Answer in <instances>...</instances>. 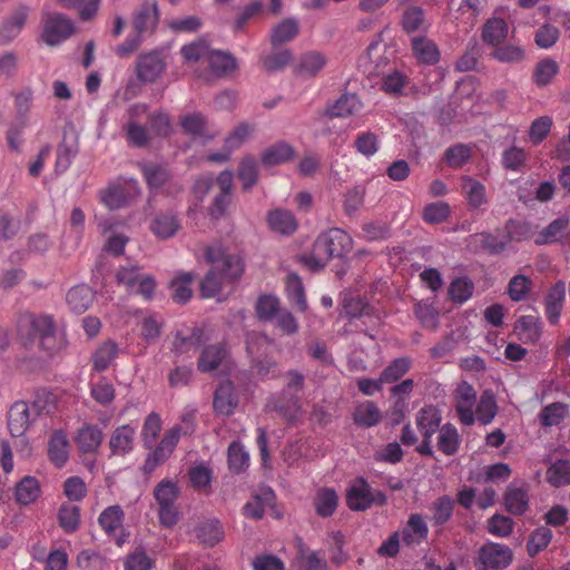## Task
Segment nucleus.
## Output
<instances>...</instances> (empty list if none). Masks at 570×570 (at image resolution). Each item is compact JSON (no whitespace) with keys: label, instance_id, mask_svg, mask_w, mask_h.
Returning a JSON list of instances; mask_svg holds the SVG:
<instances>
[{"label":"nucleus","instance_id":"864d4df0","mask_svg":"<svg viewBox=\"0 0 570 570\" xmlns=\"http://www.w3.org/2000/svg\"><path fill=\"white\" fill-rule=\"evenodd\" d=\"M519 337L525 343H534L541 336V325L537 317L525 315L520 317L515 326Z\"/></svg>","mask_w":570,"mask_h":570},{"label":"nucleus","instance_id":"f8f14e48","mask_svg":"<svg viewBox=\"0 0 570 570\" xmlns=\"http://www.w3.org/2000/svg\"><path fill=\"white\" fill-rule=\"evenodd\" d=\"M159 22V8L155 0H147L132 13V26L137 33L151 35Z\"/></svg>","mask_w":570,"mask_h":570},{"label":"nucleus","instance_id":"f3484780","mask_svg":"<svg viewBox=\"0 0 570 570\" xmlns=\"http://www.w3.org/2000/svg\"><path fill=\"white\" fill-rule=\"evenodd\" d=\"M238 404L235 387L232 382L225 381L219 384L214 396V410L218 415L230 416Z\"/></svg>","mask_w":570,"mask_h":570},{"label":"nucleus","instance_id":"a18cd8bd","mask_svg":"<svg viewBox=\"0 0 570 570\" xmlns=\"http://www.w3.org/2000/svg\"><path fill=\"white\" fill-rule=\"evenodd\" d=\"M237 177L244 190L252 189L258 181V163L253 156H244L238 166Z\"/></svg>","mask_w":570,"mask_h":570},{"label":"nucleus","instance_id":"c9c22d12","mask_svg":"<svg viewBox=\"0 0 570 570\" xmlns=\"http://www.w3.org/2000/svg\"><path fill=\"white\" fill-rule=\"evenodd\" d=\"M353 419L356 425L372 428L381 422L382 413L374 402L364 401L356 405Z\"/></svg>","mask_w":570,"mask_h":570},{"label":"nucleus","instance_id":"4d7b16f0","mask_svg":"<svg viewBox=\"0 0 570 570\" xmlns=\"http://www.w3.org/2000/svg\"><path fill=\"white\" fill-rule=\"evenodd\" d=\"M39 495L40 485L33 476H24L16 487V498L21 504L32 503Z\"/></svg>","mask_w":570,"mask_h":570},{"label":"nucleus","instance_id":"dca6fc26","mask_svg":"<svg viewBox=\"0 0 570 570\" xmlns=\"http://www.w3.org/2000/svg\"><path fill=\"white\" fill-rule=\"evenodd\" d=\"M29 7H17L9 18H7L0 26V42L8 43L13 40L21 32L29 16Z\"/></svg>","mask_w":570,"mask_h":570},{"label":"nucleus","instance_id":"4be33fe9","mask_svg":"<svg viewBox=\"0 0 570 570\" xmlns=\"http://www.w3.org/2000/svg\"><path fill=\"white\" fill-rule=\"evenodd\" d=\"M461 191L469 206L473 209H479L488 204L485 186L471 177H462Z\"/></svg>","mask_w":570,"mask_h":570},{"label":"nucleus","instance_id":"7c9ffc66","mask_svg":"<svg viewBox=\"0 0 570 570\" xmlns=\"http://www.w3.org/2000/svg\"><path fill=\"white\" fill-rule=\"evenodd\" d=\"M441 420V413L436 407L425 406L416 415V425L424 438L431 439L440 428Z\"/></svg>","mask_w":570,"mask_h":570},{"label":"nucleus","instance_id":"9d476101","mask_svg":"<svg viewBox=\"0 0 570 570\" xmlns=\"http://www.w3.org/2000/svg\"><path fill=\"white\" fill-rule=\"evenodd\" d=\"M35 419L36 415L31 411L30 406L22 401L13 403L8 412L9 432L13 438L20 439L19 442L24 448H28V441L24 438V434Z\"/></svg>","mask_w":570,"mask_h":570},{"label":"nucleus","instance_id":"473e14b6","mask_svg":"<svg viewBox=\"0 0 570 570\" xmlns=\"http://www.w3.org/2000/svg\"><path fill=\"white\" fill-rule=\"evenodd\" d=\"M48 453L51 462L61 468L69 458V441L62 431H56L50 438Z\"/></svg>","mask_w":570,"mask_h":570},{"label":"nucleus","instance_id":"0eeeda50","mask_svg":"<svg viewBox=\"0 0 570 570\" xmlns=\"http://www.w3.org/2000/svg\"><path fill=\"white\" fill-rule=\"evenodd\" d=\"M76 27L67 16L52 12L46 13L42 18V41L50 46H59L75 33Z\"/></svg>","mask_w":570,"mask_h":570},{"label":"nucleus","instance_id":"5701e85b","mask_svg":"<svg viewBox=\"0 0 570 570\" xmlns=\"http://www.w3.org/2000/svg\"><path fill=\"white\" fill-rule=\"evenodd\" d=\"M202 332L194 330L189 336H183L177 333L173 341L171 352L175 354L177 361L179 358H190L198 350L202 343Z\"/></svg>","mask_w":570,"mask_h":570},{"label":"nucleus","instance_id":"f03ea898","mask_svg":"<svg viewBox=\"0 0 570 570\" xmlns=\"http://www.w3.org/2000/svg\"><path fill=\"white\" fill-rule=\"evenodd\" d=\"M352 248V237L341 228H331L314 242L309 254L303 262L312 271L324 268L334 257H342Z\"/></svg>","mask_w":570,"mask_h":570},{"label":"nucleus","instance_id":"e433bc0d","mask_svg":"<svg viewBox=\"0 0 570 570\" xmlns=\"http://www.w3.org/2000/svg\"><path fill=\"white\" fill-rule=\"evenodd\" d=\"M294 148L286 141H278L264 150L262 163L265 166H278L294 157Z\"/></svg>","mask_w":570,"mask_h":570},{"label":"nucleus","instance_id":"0e129e2a","mask_svg":"<svg viewBox=\"0 0 570 570\" xmlns=\"http://www.w3.org/2000/svg\"><path fill=\"white\" fill-rule=\"evenodd\" d=\"M58 520L66 532H75L80 523V509L70 503H63L59 509Z\"/></svg>","mask_w":570,"mask_h":570},{"label":"nucleus","instance_id":"412c9836","mask_svg":"<svg viewBox=\"0 0 570 570\" xmlns=\"http://www.w3.org/2000/svg\"><path fill=\"white\" fill-rule=\"evenodd\" d=\"M362 108L363 104L355 94H345L327 107L326 115L331 118H346L358 114Z\"/></svg>","mask_w":570,"mask_h":570},{"label":"nucleus","instance_id":"39448f33","mask_svg":"<svg viewBox=\"0 0 570 570\" xmlns=\"http://www.w3.org/2000/svg\"><path fill=\"white\" fill-rule=\"evenodd\" d=\"M179 488L176 482L165 479L154 489V498L158 504V517L161 525L171 528L178 521V508L176 501Z\"/></svg>","mask_w":570,"mask_h":570},{"label":"nucleus","instance_id":"603ef678","mask_svg":"<svg viewBox=\"0 0 570 570\" xmlns=\"http://www.w3.org/2000/svg\"><path fill=\"white\" fill-rule=\"evenodd\" d=\"M298 33V22L296 19L288 18L276 24L271 32V42L278 46L293 40Z\"/></svg>","mask_w":570,"mask_h":570},{"label":"nucleus","instance_id":"49530a36","mask_svg":"<svg viewBox=\"0 0 570 570\" xmlns=\"http://www.w3.org/2000/svg\"><path fill=\"white\" fill-rule=\"evenodd\" d=\"M558 72V62L553 59L546 58L535 65L532 73V80L538 87L542 88L551 83Z\"/></svg>","mask_w":570,"mask_h":570},{"label":"nucleus","instance_id":"20e7f679","mask_svg":"<svg viewBox=\"0 0 570 570\" xmlns=\"http://www.w3.org/2000/svg\"><path fill=\"white\" fill-rule=\"evenodd\" d=\"M139 195L140 187L135 178L119 176L99 190L98 198L108 209L115 210L126 206Z\"/></svg>","mask_w":570,"mask_h":570},{"label":"nucleus","instance_id":"ddd939ff","mask_svg":"<svg viewBox=\"0 0 570 570\" xmlns=\"http://www.w3.org/2000/svg\"><path fill=\"white\" fill-rule=\"evenodd\" d=\"M456 412L460 421L465 425H472L475 421L474 406L476 401V392L466 382H462L455 394Z\"/></svg>","mask_w":570,"mask_h":570},{"label":"nucleus","instance_id":"2f4dec72","mask_svg":"<svg viewBox=\"0 0 570 570\" xmlns=\"http://www.w3.org/2000/svg\"><path fill=\"white\" fill-rule=\"evenodd\" d=\"M125 513L119 504L109 505L100 513L98 523L108 535H116L122 528Z\"/></svg>","mask_w":570,"mask_h":570},{"label":"nucleus","instance_id":"c85d7f7f","mask_svg":"<svg viewBox=\"0 0 570 570\" xmlns=\"http://www.w3.org/2000/svg\"><path fill=\"white\" fill-rule=\"evenodd\" d=\"M484 6V0H462L456 10L458 16L455 19L459 23L463 24L465 31H469L476 23Z\"/></svg>","mask_w":570,"mask_h":570},{"label":"nucleus","instance_id":"79ce46f5","mask_svg":"<svg viewBox=\"0 0 570 570\" xmlns=\"http://www.w3.org/2000/svg\"><path fill=\"white\" fill-rule=\"evenodd\" d=\"M78 153L77 139L68 140L67 132L63 134V139L57 148L56 171L58 174L65 173L71 165L72 159Z\"/></svg>","mask_w":570,"mask_h":570},{"label":"nucleus","instance_id":"2eb2a0df","mask_svg":"<svg viewBox=\"0 0 570 570\" xmlns=\"http://www.w3.org/2000/svg\"><path fill=\"white\" fill-rule=\"evenodd\" d=\"M165 62L159 51H150L139 56L137 77L144 82H154L164 71Z\"/></svg>","mask_w":570,"mask_h":570},{"label":"nucleus","instance_id":"6e6552de","mask_svg":"<svg viewBox=\"0 0 570 570\" xmlns=\"http://www.w3.org/2000/svg\"><path fill=\"white\" fill-rule=\"evenodd\" d=\"M513 559L512 550L502 543L487 542L478 551L475 570H503Z\"/></svg>","mask_w":570,"mask_h":570},{"label":"nucleus","instance_id":"a19ab883","mask_svg":"<svg viewBox=\"0 0 570 570\" xmlns=\"http://www.w3.org/2000/svg\"><path fill=\"white\" fill-rule=\"evenodd\" d=\"M273 490L269 488H262L259 493L255 494L254 498L245 504L244 512L247 517L261 519L265 513V508L273 504Z\"/></svg>","mask_w":570,"mask_h":570},{"label":"nucleus","instance_id":"7ed1b4c3","mask_svg":"<svg viewBox=\"0 0 570 570\" xmlns=\"http://www.w3.org/2000/svg\"><path fill=\"white\" fill-rule=\"evenodd\" d=\"M274 341L267 335L250 332L246 335V351L252 370L262 379H274L279 373L278 363L269 355Z\"/></svg>","mask_w":570,"mask_h":570},{"label":"nucleus","instance_id":"e2e57ef3","mask_svg":"<svg viewBox=\"0 0 570 570\" xmlns=\"http://www.w3.org/2000/svg\"><path fill=\"white\" fill-rule=\"evenodd\" d=\"M197 538L206 546H215L224 538V531L217 520L203 522L196 530Z\"/></svg>","mask_w":570,"mask_h":570},{"label":"nucleus","instance_id":"9b49d317","mask_svg":"<svg viewBox=\"0 0 570 570\" xmlns=\"http://www.w3.org/2000/svg\"><path fill=\"white\" fill-rule=\"evenodd\" d=\"M55 331L53 320L49 315L23 314L18 322V332L20 336L33 341L40 340L46 334Z\"/></svg>","mask_w":570,"mask_h":570},{"label":"nucleus","instance_id":"680f3d73","mask_svg":"<svg viewBox=\"0 0 570 570\" xmlns=\"http://www.w3.org/2000/svg\"><path fill=\"white\" fill-rule=\"evenodd\" d=\"M491 57L503 63H518L524 59L525 52L519 45H499L492 51Z\"/></svg>","mask_w":570,"mask_h":570},{"label":"nucleus","instance_id":"09e8293b","mask_svg":"<svg viewBox=\"0 0 570 570\" xmlns=\"http://www.w3.org/2000/svg\"><path fill=\"white\" fill-rule=\"evenodd\" d=\"M207 62L216 76H225L236 69L235 58L225 51L212 50Z\"/></svg>","mask_w":570,"mask_h":570},{"label":"nucleus","instance_id":"37998d69","mask_svg":"<svg viewBox=\"0 0 570 570\" xmlns=\"http://www.w3.org/2000/svg\"><path fill=\"white\" fill-rule=\"evenodd\" d=\"M119 348L116 342L109 340L104 342L92 355V365L96 371L107 370L112 361L118 356Z\"/></svg>","mask_w":570,"mask_h":570},{"label":"nucleus","instance_id":"423d86ee","mask_svg":"<svg viewBox=\"0 0 570 570\" xmlns=\"http://www.w3.org/2000/svg\"><path fill=\"white\" fill-rule=\"evenodd\" d=\"M119 285H124L129 293L139 294L145 299H151L156 288V282L149 274L141 272L137 265L121 266L116 273Z\"/></svg>","mask_w":570,"mask_h":570},{"label":"nucleus","instance_id":"774afa93","mask_svg":"<svg viewBox=\"0 0 570 570\" xmlns=\"http://www.w3.org/2000/svg\"><path fill=\"white\" fill-rule=\"evenodd\" d=\"M474 285L468 277H459L450 284L449 295L455 303L462 304L473 295Z\"/></svg>","mask_w":570,"mask_h":570},{"label":"nucleus","instance_id":"cd10ccee","mask_svg":"<svg viewBox=\"0 0 570 570\" xmlns=\"http://www.w3.org/2000/svg\"><path fill=\"white\" fill-rule=\"evenodd\" d=\"M509 26L501 18L489 19L482 28V40L484 43L497 47L508 37Z\"/></svg>","mask_w":570,"mask_h":570},{"label":"nucleus","instance_id":"4468645a","mask_svg":"<svg viewBox=\"0 0 570 570\" xmlns=\"http://www.w3.org/2000/svg\"><path fill=\"white\" fill-rule=\"evenodd\" d=\"M347 507L353 511H364L373 505V490L363 479H356L347 490Z\"/></svg>","mask_w":570,"mask_h":570},{"label":"nucleus","instance_id":"6ab92c4d","mask_svg":"<svg viewBox=\"0 0 570 570\" xmlns=\"http://www.w3.org/2000/svg\"><path fill=\"white\" fill-rule=\"evenodd\" d=\"M136 438V428L130 424H124L114 430L109 439L111 453L115 455H125L134 448Z\"/></svg>","mask_w":570,"mask_h":570},{"label":"nucleus","instance_id":"b1692460","mask_svg":"<svg viewBox=\"0 0 570 570\" xmlns=\"http://www.w3.org/2000/svg\"><path fill=\"white\" fill-rule=\"evenodd\" d=\"M269 228L281 235H292L297 229V220L295 216L286 209H274L267 215Z\"/></svg>","mask_w":570,"mask_h":570},{"label":"nucleus","instance_id":"bf43d9fd","mask_svg":"<svg viewBox=\"0 0 570 570\" xmlns=\"http://www.w3.org/2000/svg\"><path fill=\"white\" fill-rule=\"evenodd\" d=\"M569 224L568 217H559L551 222L535 238L539 245L558 242Z\"/></svg>","mask_w":570,"mask_h":570},{"label":"nucleus","instance_id":"13d9d810","mask_svg":"<svg viewBox=\"0 0 570 570\" xmlns=\"http://www.w3.org/2000/svg\"><path fill=\"white\" fill-rule=\"evenodd\" d=\"M141 173L150 189L161 188L170 181L169 171L160 165H142Z\"/></svg>","mask_w":570,"mask_h":570},{"label":"nucleus","instance_id":"4c0bfd02","mask_svg":"<svg viewBox=\"0 0 570 570\" xmlns=\"http://www.w3.org/2000/svg\"><path fill=\"white\" fill-rule=\"evenodd\" d=\"M412 49L415 58L422 63L434 65L440 60V51L436 45L428 38H413Z\"/></svg>","mask_w":570,"mask_h":570},{"label":"nucleus","instance_id":"69168bd1","mask_svg":"<svg viewBox=\"0 0 570 570\" xmlns=\"http://www.w3.org/2000/svg\"><path fill=\"white\" fill-rule=\"evenodd\" d=\"M193 276L190 273H179L171 282L173 298L177 303H186L191 297L190 284Z\"/></svg>","mask_w":570,"mask_h":570},{"label":"nucleus","instance_id":"bb28decb","mask_svg":"<svg viewBox=\"0 0 570 570\" xmlns=\"http://www.w3.org/2000/svg\"><path fill=\"white\" fill-rule=\"evenodd\" d=\"M104 440V432L96 425L82 426L76 438L78 449L83 453L96 452Z\"/></svg>","mask_w":570,"mask_h":570},{"label":"nucleus","instance_id":"1a4fd4ad","mask_svg":"<svg viewBox=\"0 0 570 570\" xmlns=\"http://www.w3.org/2000/svg\"><path fill=\"white\" fill-rule=\"evenodd\" d=\"M180 436V425H175L167 430L159 444L147 455L144 464V471L146 473H151L157 466L165 463L177 446Z\"/></svg>","mask_w":570,"mask_h":570},{"label":"nucleus","instance_id":"3c124183","mask_svg":"<svg viewBox=\"0 0 570 570\" xmlns=\"http://www.w3.org/2000/svg\"><path fill=\"white\" fill-rule=\"evenodd\" d=\"M431 521L434 525L445 524L453 515L454 500L449 495L439 497L430 508Z\"/></svg>","mask_w":570,"mask_h":570},{"label":"nucleus","instance_id":"aec40b11","mask_svg":"<svg viewBox=\"0 0 570 570\" xmlns=\"http://www.w3.org/2000/svg\"><path fill=\"white\" fill-rule=\"evenodd\" d=\"M564 299L566 284L560 281L550 288L544 301L547 318L553 325L560 320Z\"/></svg>","mask_w":570,"mask_h":570},{"label":"nucleus","instance_id":"f704fd0d","mask_svg":"<svg viewBox=\"0 0 570 570\" xmlns=\"http://www.w3.org/2000/svg\"><path fill=\"white\" fill-rule=\"evenodd\" d=\"M227 351L223 344H212L206 346L198 360V370L200 372H212L216 370L226 358Z\"/></svg>","mask_w":570,"mask_h":570},{"label":"nucleus","instance_id":"338daca9","mask_svg":"<svg viewBox=\"0 0 570 570\" xmlns=\"http://www.w3.org/2000/svg\"><path fill=\"white\" fill-rule=\"evenodd\" d=\"M568 413L566 404L556 402L542 409L539 414L540 423L543 426H554L560 424Z\"/></svg>","mask_w":570,"mask_h":570},{"label":"nucleus","instance_id":"ea45409f","mask_svg":"<svg viewBox=\"0 0 570 570\" xmlns=\"http://www.w3.org/2000/svg\"><path fill=\"white\" fill-rule=\"evenodd\" d=\"M547 482L553 488L570 484V460L561 459L552 462L546 472Z\"/></svg>","mask_w":570,"mask_h":570},{"label":"nucleus","instance_id":"5fc2aeb1","mask_svg":"<svg viewBox=\"0 0 570 570\" xmlns=\"http://www.w3.org/2000/svg\"><path fill=\"white\" fill-rule=\"evenodd\" d=\"M286 293L291 303L299 311L307 309V302L305 298L304 287L298 275L291 273L286 278Z\"/></svg>","mask_w":570,"mask_h":570},{"label":"nucleus","instance_id":"72a5a7b5","mask_svg":"<svg viewBox=\"0 0 570 570\" xmlns=\"http://www.w3.org/2000/svg\"><path fill=\"white\" fill-rule=\"evenodd\" d=\"M504 504L512 514H523L529 504L528 491L523 487L511 483L504 494Z\"/></svg>","mask_w":570,"mask_h":570},{"label":"nucleus","instance_id":"a211bd4d","mask_svg":"<svg viewBox=\"0 0 570 570\" xmlns=\"http://www.w3.org/2000/svg\"><path fill=\"white\" fill-rule=\"evenodd\" d=\"M180 125L186 134L204 140H212L218 134V130L212 129L208 126L207 120L199 112H193L181 117Z\"/></svg>","mask_w":570,"mask_h":570},{"label":"nucleus","instance_id":"393cba45","mask_svg":"<svg viewBox=\"0 0 570 570\" xmlns=\"http://www.w3.org/2000/svg\"><path fill=\"white\" fill-rule=\"evenodd\" d=\"M268 406L272 410L278 412L288 422L296 421L302 414V407L298 397L294 395L287 397L286 392H283L282 395L277 397H273L269 401Z\"/></svg>","mask_w":570,"mask_h":570},{"label":"nucleus","instance_id":"c03bdc74","mask_svg":"<svg viewBox=\"0 0 570 570\" xmlns=\"http://www.w3.org/2000/svg\"><path fill=\"white\" fill-rule=\"evenodd\" d=\"M338 504V495L330 488L320 489L314 499L316 513L322 518L331 517Z\"/></svg>","mask_w":570,"mask_h":570},{"label":"nucleus","instance_id":"f257e3e1","mask_svg":"<svg viewBox=\"0 0 570 570\" xmlns=\"http://www.w3.org/2000/svg\"><path fill=\"white\" fill-rule=\"evenodd\" d=\"M206 259L213 264V268L206 274L200 284L202 295L206 298L216 296L225 283H230L244 272V265L237 255H225L218 247H209L206 250Z\"/></svg>","mask_w":570,"mask_h":570},{"label":"nucleus","instance_id":"8fccbe9b","mask_svg":"<svg viewBox=\"0 0 570 570\" xmlns=\"http://www.w3.org/2000/svg\"><path fill=\"white\" fill-rule=\"evenodd\" d=\"M326 57L318 51H308L301 56L297 65V71L304 76H315L326 65Z\"/></svg>","mask_w":570,"mask_h":570},{"label":"nucleus","instance_id":"a878e982","mask_svg":"<svg viewBox=\"0 0 570 570\" xmlns=\"http://www.w3.org/2000/svg\"><path fill=\"white\" fill-rule=\"evenodd\" d=\"M180 228V223L177 216L173 213H159L150 223L151 232L158 238H170L177 234Z\"/></svg>","mask_w":570,"mask_h":570},{"label":"nucleus","instance_id":"c756f323","mask_svg":"<svg viewBox=\"0 0 570 570\" xmlns=\"http://www.w3.org/2000/svg\"><path fill=\"white\" fill-rule=\"evenodd\" d=\"M296 568L297 570H327V562L320 552L311 550L299 540Z\"/></svg>","mask_w":570,"mask_h":570},{"label":"nucleus","instance_id":"052dcab7","mask_svg":"<svg viewBox=\"0 0 570 570\" xmlns=\"http://www.w3.org/2000/svg\"><path fill=\"white\" fill-rule=\"evenodd\" d=\"M412 361L407 356L393 360L381 373V381L385 383H394L404 376L410 367Z\"/></svg>","mask_w":570,"mask_h":570},{"label":"nucleus","instance_id":"de8ad7c7","mask_svg":"<svg viewBox=\"0 0 570 570\" xmlns=\"http://www.w3.org/2000/svg\"><path fill=\"white\" fill-rule=\"evenodd\" d=\"M460 445V435L455 426L450 423L444 424L438 436V448L445 455L456 453Z\"/></svg>","mask_w":570,"mask_h":570},{"label":"nucleus","instance_id":"58836bf2","mask_svg":"<svg viewBox=\"0 0 570 570\" xmlns=\"http://www.w3.org/2000/svg\"><path fill=\"white\" fill-rule=\"evenodd\" d=\"M94 293L87 285H77L67 294V303L69 307L77 314L86 312L91 305Z\"/></svg>","mask_w":570,"mask_h":570},{"label":"nucleus","instance_id":"6e6d98bb","mask_svg":"<svg viewBox=\"0 0 570 570\" xmlns=\"http://www.w3.org/2000/svg\"><path fill=\"white\" fill-rule=\"evenodd\" d=\"M497 411L498 406L493 393L485 391L479 400L474 411V416H476V420L480 423L487 425L492 422L497 415Z\"/></svg>","mask_w":570,"mask_h":570}]
</instances>
